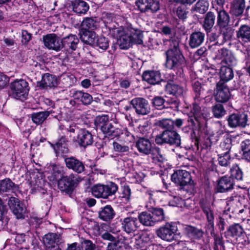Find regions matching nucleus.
Returning a JSON list of instances; mask_svg holds the SVG:
<instances>
[{"label": "nucleus", "mask_w": 250, "mask_h": 250, "mask_svg": "<svg viewBox=\"0 0 250 250\" xmlns=\"http://www.w3.org/2000/svg\"><path fill=\"white\" fill-rule=\"evenodd\" d=\"M192 104V107L190 112L188 114L187 122L193 127L197 124L199 130H201L207 125L208 119L205 113L202 112L201 107L199 105V101L194 100Z\"/></svg>", "instance_id": "nucleus-1"}, {"label": "nucleus", "mask_w": 250, "mask_h": 250, "mask_svg": "<svg viewBox=\"0 0 250 250\" xmlns=\"http://www.w3.org/2000/svg\"><path fill=\"white\" fill-rule=\"evenodd\" d=\"M173 182L179 186L181 188L188 186L189 188L187 190L189 195H194L196 193V189L191 174L186 170H174L173 173Z\"/></svg>", "instance_id": "nucleus-2"}, {"label": "nucleus", "mask_w": 250, "mask_h": 250, "mask_svg": "<svg viewBox=\"0 0 250 250\" xmlns=\"http://www.w3.org/2000/svg\"><path fill=\"white\" fill-rule=\"evenodd\" d=\"M228 126L231 129L244 128L249 125L248 112L242 110H235L226 117Z\"/></svg>", "instance_id": "nucleus-3"}, {"label": "nucleus", "mask_w": 250, "mask_h": 250, "mask_svg": "<svg viewBox=\"0 0 250 250\" xmlns=\"http://www.w3.org/2000/svg\"><path fill=\"white\" fill-rule=\"evenodd\" d=\"M181 41V35L173 34V70L183 72V67L186 65L185 58L179 47Z\"/></svg>", "instance_id": "nucleus-4"}, {"label": "nucleus", "mask_w": 250, "mask_h": 250, "mask_svg": "<svg viewBox=\"0 0 250 250\" xmlns=\"http://www.w3.org/2000/svg\"><path fill=\"white\" fill-rule=\"evenodd\" d=\"M30 87L27 81L23 79L16 80L10 84V96L21 101L26 99Z\"/></svg>", "instance_id": "nucleus-5"}, {"label": "nucleus", "mask_w": 250, "mask_h": 250, "mask_svg": "<svg viewBox=\"0 0 250 250\" xmlns=\"http://www.w3.org/2000/svg\"><path fill=\"white\" fill-rule=\"evenodd\" d=\"M234 33V29L229 25L223 28H215L209 34L210 42H215V44L223 45L225 42L231 41Z\"/></svg>", "instance_id": "nucleus-6"}, {"label": "nucleus", "mask_w": 250, "mask_h": 250, "mask_svg": "<svg viewBox=\"0 0 250 250\" xmlns=\"http://www.w3.org/2000/svg\"><path fill=\"white\" fill-rule=\"evenodd\" d=\"M215 101L218 103L228 104L229 107H232L230 100L233 99L231 93L230 89L226 83L218 82L213 90Z\"/></svg>", "instance_id": "nucleus-7"}, {"label": "nucleus", "mask_w": 250, "mask_h": 250, "mask_svg": "<svg viewBox=\"0 0 250 250\" xmlns=\"http://www.w3.org/2000/svg\"><path fill=\"white\" fill-rule=\"evenodd\" d=\"M81 180V177L78 175L71 173L58 180V187L61 191L70 194Z\"/></svg>", "instance_id": "nucleus-8"}, {"label": "nucleus", "mask_w": 250, "mask_h": 250, "mask_svg": "<svg viewBox=\"0 0 250 250\" xmlns=\"http://www.w3.org/2000/svg\"><path fill=\"white\" fill-rule=\"evenodd\" d=\"M94 123L97 128H99L105 135L113 136L115 132L116 128L115 123L109 119L108 115H103L97 116L94 120Z\"/></svg>", "instance_id": "nucleus-9"}, {"label": "nucleus", "mask_w": 250, "mask_h": 250, "mask_svg": "<svg viewBox=\"0 0 250 250\" xmlns=\"http://www.w3.org/2000/svg\"><path fill=\"white\" fill-rule=\"evenodd\" d=\"M135 146L140 153L146 155L151 154L152 155L153 159L155 158L154 156H156V157L158 158V161H161L158 157V155H159L160 158H162V155L160 154V148L157 147H152L149 139L145 138H140L136 141Z\"/></svg>", "instance_id": "nucleus-10"}, {"label": "nucleus", "mask_w": 250, "mask_h": 250, "mask_svg": "<svg viewBox=\"0 0 250 250\" xmlns=\"http://www.w3.org/2000/svg\"><path fill=\"white\" fill-rule=\"evenodd\" d=\"M183 229L182 224L173 222V250H193L187 247L184 241L181 240Z\"/></svg>", "instance_id": "nucleus-11"}, {"label": "nucleus", "mask_w": 250, "mask_h": 250, "mask_svg": "<svg viewBox=\"0 0 250 250\" xmlns=\"http://www.w3.org/2000/svg\"><path fill=\"white\" fill-rule=\"evenodd\" d=\"M250 10V5H246L245 0H232L230 2V13L236 17H248Z\"/></svg>", "instance_id": "nucleus-12"}, {"label": "nucleus", "mask_w": 250, "mask_h": 250, "mask_svg": "<svg viewBox=\"0 0 250 250\" xmlns=\"http://www.w3.org/2000/svg\"><path fill=\"white\" fill-rule=\"evenodd\" d=\"M8 205L17 219L24 218L26 213V208L19 199L14 197H11L8 200Z\"/></svg>", "instance_id": "nucleus-13"}, {"label": "nucleus", "mask_w": 250, "mask_h": 250, "mask_svg": "<svg viewBox=\"0 0 250 250\" xmlns=\"http://www.w3.org/2000/svg\"><path fill=\"white\" fill-rule=\"evenodd\" d=\"M135 4L138 10L142 13L148 12L154 13L160 9L159 2L156 0H136Z\"/></svg>", "instance_id": "nucleus-14"}, {"label": "nucleus", "mask_w": 250, "mask_h": 250, "mask_svg": "<svg viewBox=\"0 0 250 250\" xmlns=\"http://www.w3.org/2000/svg\"><path fill=\"white\" fill-rule=\"evenodd\" d=\"M235 182L229 175L219 177L217 180L216 193H225L234 188Z\"/></svg>", "instance_id": "nucleus-15"}, {"label": "nucleus", "mask_w": 250, "mask_h": 250, "mask_svg": "<svg viewBox=\"0 0 250 250\" xmlns=\"http://www.w3.org/2000/svg\"><path fill=\"white\" fill-rule=\"evenodd\" d=\"M79 42L77 35L69 34L61 39V49H63L66 52L72 53L78 48Z\"/></svg>", "instance_id": "nucleus-16"}, {"label": "nucleus", "mask_w": 250, "mask_h": 250, "mask_svg": "<svg viewBox=\"0 0 250 250\" xmlns=\"http://www.w3.org/2000/svg\"><path fill=\"white\" fill-rule=\"evenodd\" d=\"M130 104L137 114L145 115L150 112V107L148 101L143 98L138 97L133 99Z\"/></svg>", "instance_id": "nucleus-17"}, {"label": "nucleus", "mask_w": 250, "mask_h": 250, "mask_svg": "<svg viewBox=\"0 0 250 250\" xmlns=\"http://www.w3.org/2000/svg\"><path fill=\"white\" fill-rule=\"evenodd\" d=\"M185 82L184 81L180 82L179 84L173 83V96H175L176 100L173 97V109L179 111V106L181 104L180 100H183L184 93L185 92Z\"/></svg>", "instance_id": "nucleus-18"}, {"label": "nucleus", "mask_w": 250, "mask_h": 250, "mask_svg": "<svg viewBox=\"0 0 250 250\" xmlns=\"http://www.w3.org/2000/svg\"><path fill=\"white\" fill-rule=\"evenodd\" d=\"M224 234L227 239L237 241L239 238L244 236L245 231L241 225L238 223H234L227 229Z\"/></svg>", "instance_id": "nucleus-19"}, {"label": "nucleus", "mask_w": 250, "mask_h": 250, "mask_svg": "<svg viewBox=\"0 0 250 250\" xmlns=\"http://www.w3.org/2000/svg\"><path fill=\"white\" fill-rule=\"evenodd\" d=\"M121 228L127 234L135 232L139 228V224L136 218L127 217L121 219Z\"/></svg>", "instance_id": "nucleus-20"}, {"label": "nucleus", "mask_w": 250, "mask_h": 250, "mask_svg": "<svg viewBox=\"0 0 250 250\" xmlns=\"http://www.w3.org/2000/svg\"><path fill=\"white\" fill-rule=\"evenodd\" d=\"M44 45L49 49L58 51L61 50V40L55 34H49L42 37Z\"/></svg>", "instance_id": "nucleus-21"}, {"label": "nucleus", "mask_w": 250, "mask_h": 250, "mask_svg": "<svg viewBox=\"0 0 250 250\" xmlns=\"http://www.w3.org/2000/svg\"><path fill=\"white\" fill-rule=\"evenodd\" d=\"M64 162L68 169L72 170L77 174H81L85 171L84 163L75 157L65 158Z\"/></svg>", "instance_id": "nucleus-22"}, {"label": "nucleus", "mask_w": 250, "mask_h": 250, "mask_svg": "<svg viewBox=\"0 0 250 250\" xmlns=\"http://www.w3.org/2000/svg\"><path fill=\"white\" fill-rule=\"evenodd\" d=\"M37 83L41 88L47 89L57 87L59 82L55 75L46 73L42 75L41 81Z\"/></svg>", "instance_id": "nucleus-23"}, {"label": "nucleus", "mask_w": 250, "mask_h": 250, "mask_svg": "<svg viewBox=\"0 0 250 250\" xmlns=\"http://www.w3.org/2000/svg\"><path fill=\"white\" fill-rule=\"evenodd\" d=\"M76 141L80 146L85 148L87 146L93 144V135L88 130L82 129L78 133Z\"/></svg>", "instance_id": "nucleus-24"}, {"label": "nucleus", "mask_w": 250, "mask_h": 250, "mask_svg": "<svg viewBox=\"0 0 250 250\" xmlns=\"http://www.w3.org/2000/svg\"><path fill=\"white\" fill-rule=\"evenodd\" d=\"M217 13L216 24L214 29L217 28L225 27L229 25L230 22V16L229 13L224 9L218 10L216 9Z\"/></svg>", "instance_id": "nucleus-25"}, {"label": "nucleus", "mask_w": 250, "mask_h": 250, "mask_svg": "<svg viewBox=\"0 0 250 250\" xmlns=\"http://www.w3.org/2000/svg\"><path fill=\"white\" fill-rule=\"evenodd\" d=\"M205 34L204 33L195 31L189 35L188 45L191 48L194 49L199 47L204 42Z\"/></svg>", "instance_id": "nucleus-26"}, {"label": "nucleus", "mask_w": 250, "mask_h": 250, "mask_svg": "<svg viewBox=\"0 0 250 250\" xmlns=\"http://www.w3.org/2000/svg\"><path fill=\"white\" fill-rule=\"evenodd\" d=\"M215 57L217 59L221 60L222 62L229 65H231L235 60L232 52L224 47L218 50L216 53Z\"/></svg>", "instance_id": "nucleus-27"}, {"label": "nucleus", "mask_w": 250, "mask_h": 250, "mask_svg": "<svg viewBox=\"0 0 250 250\" xmlns=\"http://www.w3.org/2000/svg\"><path fill=\"white\" fill-rule=\"evenodd\" d=\"M79 35L81 40L85 44L91 46L95 45L97 37L95 32L81 29L79 32Z\"/></svg>", "instance_id": "nucleus-28"}, {"label": "nucleus", "mask_w": 250, "mask_h": 250, "mask_svg": "<svg viewBox=\"0 0 250 250\" xmlns=\"http://www.w3.org/2000/svg\"><path fill=\"white\" fill-rule=\"evenodd\" d=\"M70 7L74 12L79 15L86 14L89 9L88 4L83 0L72 1Z\"/></svg>", "instance_id": "nucleus-29"}, {"label": "nucleus", "mask_w": 250, "mask_h": 250, "mask_svg": "<svg viewBox=\"0 0 250 250\" xmlns=\"http://www.w3.org/2000/svg\"><path fill=\"white\" fill-rule=\"evenodd\" d=\"M216 17L215 13L212 11L208 12L205 16L203 26L208 37L209 33L210 34L213 30L212 29L214 25Z\"/></svg>", "instance_id": "nucleus-30"}, {"label": "nucleus", "mask_w": 250, "mask_h": 250, "mask_svg": "<svg viewBox=\"0 0 250 250\" xmlns=\"http://www.w3.org/2000/svg\"><path fill=\"white\" fill-rule=\"evenodd\" d=\"M68 140L65 136H62L54 146V149L58 155L61 154L65 156L69 152Z\"/></svg>", "instance_id": "nucleus-31"}, {"label": "nucleus", "mask_w": 250, "mask_h": 250, "mask_svg": "<svg viewBox=\"0 0 250 250\" xmlns=\"http://www.w3.org/2000/svg\"><path fill=\"white\" fill-rule=\"evenodd\" d=\"M229 176L235 182L244 181V172L243 168L237 163L232 164L229 170Z\"/></svg>", "instance_id": "nucleus-32"}, {"label": "nucleus", "mask_w": 250, "mask_h": 250, "mask_svg": "<svg viewBox=\"0 0 250 250\" xmlns=\"http://www.w3.org/2000/svg\"><path fill=\"white\" fill-rule=\"evenodd\" d=\"M184 226V230H185L187 235L194 240H200L204 235V231L202 229L191 226L188 225L186 227Z\"/></svg>", "instance_id": "nucleus-33"}, {"label": "nucleus", "mask_w": 250, "mask_h": 250, "mask_svg": "<svg viewBox=\"0 0 250 250\" xmlns=\"http://www.w3.org/2000/svg\"><path fill=\"white\" fill-rule=\"evenodd\" d=\"M236 37L245 43L250 42V26L242 24L236 31Z\"/></svg>", "instance_id": "nucleus-34"}, {"label": "nucleus", "mask_w": 250, "mask_h": 250, "mask_svg": "<svg viewBox=\"0 0 250 250\" xmlns=\"http://www.w3.org/2000/svg\"><path fill=\"white\" fill-rule=\"evenodd\" d=\"M115 214L112 207L110 205H106L99 211V217L104 221L109 222L114 218Z\"/></svg>", "instance_id": "nucleus-35"}, {"label": "nucleus", "mask_w": 250, "mask_h": 250, "mask_svg": "<svg viewBox=\"0 0 250 250\" xmlns=\"http://www.w3.org/2000/svg\"><path fill=\"white\" fill-rule=\"evenodd\" d=\"M157 234L162 239L170 242L172 240V224L166 223L157 230Z\"/></svg>", "instance_id": "nucleus-36"}, {"label": "nucleus", "mask_w": 250, "mask_h": 250, "mask_svg": "<svg viewBox=\"0 0 250 250\" xmlns=\"http://www.w3.org/2000/svg\"><path fill=\"white\" fill-rule=\"evenodd\" d=\"M142 78L143 80L151 84L158 83L161 81L160 73L158 71H145L143 74Z\"/></svg>", "instance_id": "nucleus-37"}, {"label": "nucleus", "mask_w": 250, "mask_h": 250, "mask_svg": "<svg viewBox=\"0 0 250 250\" xmlns=\"http://www.w3.org/2000/svg\"><path fill=\"white\" fill-rule=\"evenodd\" d=\"M219 77L220 79L218 82L226 83L232 79L234 77L232 68L226 66H221L219 72Z\"/></svg>", "instance_id": "nucleus-38"}, {"label": "nucleus", "mask_w": 250, "mask_h": 250, "mask_svg": "<svg viewBox=\"0 0 250 250\" xmlns=\"http://www.w3.org/2000/svg\"><path fill=\"white\" fill-rule=\"evenodd\" d=\"M128 33L132 43L141 44L143 43V32L139 29L133 28L131 26L128 27Z\"/></svg>", "instance_id": "nucleus-39"}, {"label": "nucleus", "mask_w": 250, "mask_h": 250, "mask_svg": "<svg viewBox=\"0 0 250 250\" xmlns=\"http://www.w3.org/2000/svg\"><path fill=\"white\" fill-rule=\"evenodd\" d=\"M155 142L157 144H172V130H165L162 133L156 136Z\"/></svg>", "instance_id": "nucleus-40"}, {"label": "nucleus", "mask_w": 250, "mask_h": 250, "mask_svg": "<svg viewBox=\"0 0 250 250\" xmlns=\"http://www.w3.org/2000/svg\"><path fill=\"white\" fill-rule=\"evenodd\" d=\"M74 99L81 101L84 105L90 104L93 101L92 97L88 93L77 91L73 94Z\"/></svg>", "instance_id": "nucleus-41"}, {"label": "nucleus", "mask_w": 250, "mask_h": 250, "mask_svg": "<svg viewBox=\"0 0 250 250\" xmlns=\"http://www.w3.org/2000/svg\"><path fill=\"white\" fill-rule=\"evenodd\" d=\"M149 240L147 234L134 235L130 243L136 249H139L144 247Z\"/></svg>", "instance_id": "nucleus-42"}, {"label": "nucleus", "mask_w": 250, "mask_h": 250, "mask_svg": "<svg viewBox=\"0 0 250 250\" xmlns=\"http://www.w3.org/2000/svg\"><path fill=\"white\" fill-rule=\"evenodd\" d=\"M92 193L94 196L97 198H108V194L106 193L104 185L97 184L92 188Z\"/></svg>", "instance_id": "nucleus-43"}, {"label": "nucleus", "mask_w": 250, "mask_h": 250, "mask_svg": "<svg viewBox=\"0 0 250 250\" xmlns=\"http://www.w3.org/2000/svg\"><path fill=\"white\" fill-rule=\"evenodd\" d=\"M139 222L145 226H153L155 223L150 212L143 211L138 215Z\"/></svg>", "instance_id": "nucleus-44"}, {"label": "nucleus", "mask_w": 250, "mask_h": 250, "mask_svg": "<svg viewBox=\"0 0 250 250\" xmlns=\"http://www.w3.org/2000/svg\"><path fill=\"white\" fill-rule=\"evenodd\" d=\"M211 111L213 116L217 119H221L227 114V110L222 103H217L213 105Z\"/></svg>", "instance_id": "nucleus-45"}, {"label": "nucleus", "mask_w": 250, "mask_h": 250, "mask_svg": "<svg viewBox=\"0 0 250 250\" xmlns=\"http://www.w3.org/2000/svg\"><path fill=\"white\" fill-rule=\"evenodd\" d=\"M15 184L10 178H5L0 180V192H9L13 190Z\"/></svg>", "instance_id": "nucleus-46"}, {"label": "nucleus", "mask_w": 250, "mask_h": 250, "mask_svg": "<svg viewBox=\"0 0 250 250\" xmlns=\"http://www.w3.org/2000/svg\"><path fill=\"white\" fill-rule=\"evenodd\" d=\"M98 26V23L93 18H84L81 23V29L84 30H94L96 29Z\"/></svg>", "instance_id": "nucleus-47"}, {"label": "nucleus", "mask_w": 250, "mask_h": 250, "mask_svg": "<svg viewBox=\"0 0 250 250\" xmlns=\"http://www.w3.org/2000/svg\"><path fill=\"white\" fill-rule=\"evenodd\" d=\"M49 116L48 112H39L34 113L31 115L32 121L36 125H41Z\"/></svg>", "instance_id": "nucleus-48"}, {"label": "nucleus", "mask_w": 250, "mask_h": 250, "mask_svg": "<svg viewBox=\"0 0 250 250\" xmlns=\"http://www.w3.org/2000/svg\"><path fill=\"white\" fill-rule=\"evenodd\" d=\"M232 140L230 138H227L220 143L218 148V151H217V152L219 153L230 154Z\"/></svg>", "instance_id": "nucleus-49"}, {"label": "nucleus", "mask_w": 250, "mask_h": 250, "mask_svg": "<svg viewBox=\"0 0 250 250\" xmlns=\"http://www.w3.org/2000/svg\"><path fill=\"white\" fill-rule=\"evenodd\" d=\"M149 212L151 214L154 223L162 221L164 219V210L161 208H153Z\"/></svg>", "instance_id": "nucleus-50"}, {"label": "nucleus", "mask_w": 250, "mask_h": 250, "mask_svg": "<svg viewBox=\"0 0 250 250\" xmlns=\"http://www.w3.org/2000/svg\"><path fill=\"white\" fill-rule=\"evenodd\" d=\"M64 172L62 167L55 166L53 167L51 175L49 177L51 181H57L62 177H64Z\"/></svg>", "instance_id": "nucleus-51"}, {"label": "nucleus", "mask_w": 250, "mask_h": 250, "mask_svg": "<svg viewBox=\"0 0 250 250\" xmlns=\"http://www.w3.org/2000/svg\"><path fill=\"white\" fill-rule=\"evenodd\" d=\"M118 44L121 49H126L129 48L132 44L131 39H130L128 33L125 34L118 39Z\"/></svg>", "instance_id": "nucleus-52"}, {"label": "nucleus", "mask_w": 250, "mask_h": 250, "mask_svg": "<svg viewBox=\"0 0 250 250\" xmlns=\"http://www.w3.org/2000/svg\"><path fill=\"white\" fill-rule=\"evenodd\" d=\"M217 160L218 164L222 167H227L228 166L230 162L231 155L229 153H218Z\"/></svg>", "instance_id": "nucleus-53"}, {"label": "nucleus", "mask_w": 250, "mask_h": 250, "mask_svg": "<svg viewBox=\"0 0 250 250\" xmlns=\"http://www.w3.org/2000/svg\"><path fill=\"white\" fill-rule=\"evenodd\" d=\"M199 205L203 212L213 209V203H211L210 200L207 197L201 198L199 202Z\"/></svg>", "instance_id": "nucleus-54"}, {"label": "nucleus", "mask_w": 250, "mask_h": 250, "mask_svg": "<svg viewBox=\"0 0 250 250\" xmlns=\"http://www.w3.org/2000/svg\"><path fill=\"white\" fill-rule=\"evenodd\" d=\"M208 3L206 0H199L196 3L194 10L200 14L205 13L208 9Z\"/></svg>", "instance_id": "nucleus-55"}, {"label": "nucleus", "mask_w": 250, "mask_h": 250, "mask_svg": "<svg viewBox=\"0 0 250 250\" xmlns=\"http://www.w3.org/2000/svg\"><path fill=\"white\" fill-rule=\"evenodd\" d=\"M188 11H187L186 6L184 4H181L178 6L176 10V16L179 20L184 21L187 18V14Z\"/></svg>", "instance_id": "nucleus-56"}, {"label": "nucleus", "mask_w": 250, "mask_h": 250, "mask_svg": "<svg viewBox=\"0 0 250 250\" xmlns=\"http://www.w3.org/2000/svg\"><path fill=\"white\" fill-rule=\"evenodd\" d=\"M211 236L213 237L214 240L213 250H221L219 246L222 247L224 246V242L221 233L220 234L215 233Z\"/></svg>", "instance_id": "nucleus-57"}, {"label": "nucleus", "mask_w": 250, "mask_h": 250, "mask_svg": "<svg viewBox=\"0 0 250 250\" xmlns=\"http://www.w3.org/2000/svg\"><path fill=\"white\" fill-rule=\"evenodd\" d=\"M95 45L98 46L100 48L105 50L109 46V41L108 40L104 37L101 36L98 38L96 37Z\"/></svg>", "instance_id": "nucleus-58"}, {"label": "nucleus", "mask_w": 250, "mask_h": 250, "mask_svg": "<svg viewBox=\"0 0 250 250\" xmlns=\"http://www.w3.org/2000/svg\"><path fill=\"white\" fill-rule=\"evenodd\" d=\"M106 27L108 28L110 30H112L114 36L116 37L118 39L120 38L122 36H124L125 32L124 28L122 27H116L115 25H106Z\"/></svg>", "instance_id": "nucleus-59"}, {"label": "nucleus", "mask_w": 250, "mask_h": 250, "mask_svg": "<svg viewBox=\"0 0 250 250\" xmlns=\"http://www.w3.org/2000/svg\"><path fill=\"white\" fill-rule=\"evenodd\" d=\"M7 209L6 206L4 204L2 199L0 198V223L3 226L4 221L7 222V218H5V215L7 213Z\"/></svg>", "instance_id": "nucleus-60"}, {"label": "nucleus", "mask_w": 250, "mask_h": 250, "mask_svg": "<svg viewBox=\"0 0 250 250\" xmlns=\"http://www.w3.org/2000/svg\"><path fill=\"white\" fill-rule=\"evenodd\" d=\"M170 122H171L170 119H163L156 122L155 125L165 129V130H172V125L170 124Z\"/></svg>", "instance_id": "nucleus-61"}, {"label": "nucleus", "mask_w": 250, "mask_h": 250, "mask_svg": "<svg viewBox=\"0 0 250 250\" xmlns=\"http://www.w3.org/2000/svg\"><path fill=\"white\" fill-rule=\"evenodd\" d=\"M164 103L165 100L160 96L155 97L152 100L153 106L157 109L165 108Z\"/></svg>", "instance_id": "nucleus-62"}, {"label": "nucleus", "mask_w": 250, "mask_h": 250, "mask_svg": "<svg viewBox=\"0 0 250 250\" xmlns=\"http://www.w3.org/2000/svg\"><path fill=\"white\" fill-rule=\"evenodd\" d=\"M106 188V193L108 194V197L109 196L114 195L118 190V186L113 182H110L107 185H105Z\"/></svg>", "instance_id": "nucleus-63"}, {"label": "nucleus", "mask_w": 250, "mask_h": 250, "mask_svg": "<svg viewBox=\"0 0 250 250\" xmlns=\"http://www.w3.org/2000/svg\"><path fill=\"white\" fill-rule=\"evenodd\" d=\"M107 250H123V245L119 241H112L109 243L107 246Z\"/></svg>", "instance_id": "nucleus-64"}]
</instances>
